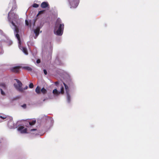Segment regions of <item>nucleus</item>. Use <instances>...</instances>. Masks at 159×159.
<instances>
[{
	"label": "nucleus",
	"instance_id": "nucleus-18",
	"mask_svg": "<svg viewBox=\"0 0 159 159\" xmlns=\"http://www.w3.org/2000/svg\"><path fill=\"white\" fill-rule=\"evenodd\" d=\"M22 50L23 52L26 55L28 54V52L27 48L24 47H23L22 48Z\"/></svg>",
	"mask_w": 159,
	"mask_h": 159
},
{
	"label": "nucleus",
	"instance_id": "nucleus-10",
	"mask_svg": "<svg viewBox=\"0 0 159 159\" xmlns=\"http://www.w3.org/2000/svg\"><path fill=\"white\" fill-rule=\"evenodd\" d=\"M36 20H37V18H34L33 20H30V21L29 22L30 27H31L32 25L33 26H34L35 25V23Z\"/></svg>",
	"mask_w": 159,
	"mask_h": 159
},
{
	"label": "nucleus",
	"instance_id": "nucleus-27",
	"mask_svg": "<svg viewBox=\"0 0 159 159\" xmlns=\"http://www.w3.org/2000/svg\"><path fill=\"white\" fill-rule=\"evenodd\" d=\"M0 90L1 91V94L3 95H5V93L3 91L2 89H0Z\"/></svg>",
	"mask_w": 159,
	"mask_h": 159
},
{
	"label": "nucleus",
	"instance_id": "nucleus-8",
	"mask_svg": "<svg viewBox=\"0 0 159 159\" xmlns=\"http://www.w3.org/2000/svg\"><path fill=\"white\" fill-rule=\"evenodd\" d=\"M49 6L48 3L47 2H43L41 4V7L42 8H46L49 7Z\"/></svg>",
	"mask_w": 159,
	"mask_h": 159
},
{
	"label": "nucleus",
	"instance_id": "nucleus-17",
	"mask_svg": "<svg viewBox=\"0 0 159 159\" xmlns=\"http://www.w3.org/2000/svg\"><path fill=\"white\" fill-rule=\"evenodd\" d=\"M41 92L43 94H45L47 93V91L43 87L41 89Z\"/></svg>",
	"mask_w": 159,
	"mask_h": 159
},
{
	"label": "nucleus",
	"instance_id": "nucleus-23",
	"mask_svg": "<svg viewBox=\"0 0 159 159\" xmlns=\"http://www.w3.org/2000/svg\"><path fill=\"white\" fill-rule=\"evenodd\" d=\"M44 10H42V11H39L38 14H37V16L39 15H40V14L43 13H44Z\"/></svg>",
	"mask_w": 159,
	"mask_h": 159
},
{
	"label": "nucleus",
	"instance_id": "nucleus-11",
	"mask_svg": "<svg viewBox=\"0 0 159 159\" xmlns=\"http://www.w3.org/2000/svg\"><path fill=\"white\" fill-rule=\"evenodd\" d=\"M52 93L55 96H57L60 94V92L56 89L53 90Z\"/></svg>",
	"mask_w": 159,
	"mask_h": 159
},
{
	"label": "nucleus",
	"instance_id": "nucleus-22",
	"mask_svg": "<svg viewBox=\"0 0 159 159\" xmlns=\"http://www.w3.org/2000/svg\"><path fill=\"white\" fill-rule=\"evenodd\" d=\"M39 6V5L37 3H34L33 5V7H34L37 8Z\"/></svg>",
	"mask_w": 159,
	"mask_h": 159
},
{
	"label": "nucleus",
	"instance_id": "nucleus-26",
	"mask_svg": "<svg viewBox=\"0 0 159 159\" xmlns=\"http://www.w3.org/2000/svg\"><path fill=\"white\" fill-rule=\"evenodd\" d=\"M29 87L30 88H32L34 87L33 84V83H31L29 84Z\"/></svg>",
	"mask_w": 159,
	"mask_h": 159
},
{
	"label": "nucleus",
	"instance_id": "nucleus-12",
	"mask_svg": "<svg viewBox=\"0 0 159 159\" xmlns=\"http://www.w3.org/2000/svg\"><path fill=\"white\" fill-rule=\"evenodd\" d=\"M8 126L11 129L14 128H15V126L13 124V121L11 120L8 122Z\"/></svg>",
	"mask_w": 159,
	"mask_h": 159
},
{
	"label": "nucleus",
	"instance_id": "nucleus-19",
	"mask_svg": "<svg viewBox=\"0 0 159 159\" xmlns=\"http://www.w3.org/2000/svg\"><path fill=\"white\" fill-rule=\"evenodd\" d=\"M23 68L28 71H31L32 70V68L29 66H25L23 67Z\"/></svg>",
	"mask_w": 159,
	"mask_h": 159
},
{
	"label": "nucleus",
	"instance_id": "nucleus-31",
	"mask_svg": "<svg viewBox=\"0 0 159 159\" xmlns=\"http://www.w3.org/2000/svg\"><path fill=\"white\" fill-rule=\"evenodd\" d=\"M55 84L56 86H57L59 84V82L58 81H56L55 83Z\"/></svg>",
	"mask_w": 159,
	"mask_h": 159
},
{
	"label": "nucleus",
	"instance_id": "nucleus-14",
	"mask_svg": "<svg viewBox=\"0 0 159 159\" xmlns=\"http://www.w3.org/2000/svg\"><path fill=\"white\" fill-rule=\"evenodd\" d=\"M35 92L38 94L41 93L40 88L39 86H37L35 89Z\"/></svg>",
	"mask_w": 159,
	"mask_h": 159
},
{
	"label": "nucleus",
	"instance_id": "nucleus-7",
	"mask_svg": "<svg viewBox=\"0 0 159 159\" xmlns=\"http://www.w3.org/2000/svg\"><path fill=\"white\" fill-rule=\"evenodd\" d=\"M20 68V67L19 66H17L13 67L10 68L11 70L14 73H17L19 72V69Z\"/></svg>",
	"mask_w": 159,
	"mask_h": 159
},
{
	"label": "nucleus",
	"instance_id": "nucleus-9",
	"mask_svg": "<svg viewBox=\"0 0 159 159\" xmlns=\"http://www.w3.org/2000/svg\"><path fill=\"white\" fill-rule=\"evenodd\" d=\"M29 131H30V133L35 135L38 134V131L36 129H29Z\"/></svg>",
	"mask_w": 159,
	"mask_h": 159
},
{
	"label": "nucleus",
	"instance_id": "nucleus-24",
	"mask_svg": "<svg viewBox=\"0 0 159 159\" xmlns=\"http://www.w3.org/2000/svg\"><path fill=\"white\" fill-rule=\"evenodd\" d=\"M20 106L23 109H25L26 107V105L25 104L21 105Z\"/></svg>",
	"mask_w": 159,
	"mask_h": 159
},
{
	"label": "nucleus",
	"instance_id": "nucleus-33",
	"mask_svg": "<svg viewBox=\"0 0 159 159\" xmlns=\"http://www.w3.org/2000/svg\"><path fill=\"white\" fill-rule=\"evenodd\" d=\"M70 100H67V102L68 103H70Z\"/></svg>",
	"mask_w": 159,
	"mask_h": 159
},
{
	"label": "nucleus",
	"instance_id": "nucleus-2",
	"mask_svg": "<svg viewBox=\"0 0 159 159\" xmlns=\"http://www.w3.org/2000/svg\"><path fill=\"white\" fill-rule=\"evenodd\" d=\"M15 80H16L18 84H14V85L15 88L20 92H23V89L22 88V83L18 79H15Z\"/></svg>",
	"mask_w": 159,
	"mask_h": 159
},
{
	"label": "nucleus",
	"instance_id": "nucleus-6",
	"mask_svg": "<svg viewBox=\"0 0 159 159\" xmlns=\"http://www.w3.org/2000/svg\"><path fill=\"white\" fill-rule=\"evenodd\" d=\"M63 84L65 87V88L66 92L67 99H70L71 98L70 94L69 93V90L68 87L64 83H63Z\"/></svg>",
	"mask_w": 159,
	"mask_h": 159
},
{
	"label": "nucleus",
	"instance_id": "nucleus-29",
	"mask_svg": "<svg viewBox=\"0 0 159 159\" xmlns=\"http://www.w3.org/2000/svg\"><path fill=\"white\" fill-rule=\"evenodd\" d=\"M36 62L37 63H39L40 62V60L39 59H38L37 60Z\"/></svg>",
	"mask_w": 159,
	"mask_h": 159
},
{
	"label": "nucleus",
	"instance_id": "nucleus-1",
	"mask_svg": "<svg viewBox=\"0 0 159 159\" xmlns=\"http://www.w3.org/2000/svg\"><path fill=\"white\" fill-rule=\"evenodd\" d=\"M64 29V24L61 23V19L58 18L56 21L55 27V30H57L56 31H54V34L57 35H61L63 33Z\"/></svg>",
	"mask_w": 159,
	"mask_h": 159
},
{
	"label": "nucleus",
	"instance_id": "nucleus-13",
	"mask_svg": "<svg viewBox=\"0 0 159 159\" xmlns=\"http://www.w3.org/2000/svg\"><path fill=\"white\" fill-rule=\"evenodd\" d=\"M40 29V27H38L36 28V29L34 30V32L35 34L36 37H37L39 34Z\"/></svg>",
	"mask_w": 159,
	"mask_h": 159
},
{
	"label": "nucleus",
	"instance_id": "nucleus-30",
	"mask_svg": "<svg viewBox=\"0 0 159 159\" xmlns=\"http://www.w3.org/2000/svg\"><path fill=\"white\" fill-rule=\"evenodd\" d=\"M43 72L45 75H46L47 74V72L46 70L45 69L43 70Z\"/></svg>",
	"mask_w": 159,
	"mask_h": 159
},
{
	"label": "nucleus",
	"instance_id": "nucleus-25",
	"mask_svg": "<svg viewBox=\"0 0 159 159\" xmlns=\"http://www.w3.org/2000/svg\"><path fill=\"white\" fill-rule=\"evenodd\" d=\"M0 117L3 119H4L6 118V116L5 115L1 116Z\"/></svg>",
	"mask_w": 159,
	"mask_h": 159
},
{
	"label": "nucleus",
	"instance_id": "nucleus-32",
	"mask_svg": "<svg viewBox=\"0 0 159 159\" xmlns=\"http://www.w3.org/2000/svg\"><path fill=\"white\" fill-rule=\"evenodd\" d=\"M28 88V87L27 86H26L24 88V89H26Z\"/></svg>",
	"mask_w": 159,
	"mask_h": 159
},
{
	"label": "nucleus",
	"instance_id": "nucleus-5",
	"mask_svg": "<svg viewBox=\"0 0 159 159\" xmlns=\"http://www.w3.org/2000/svg\"><path fill=\"white\" fill-rule=\"evenodd\" d=\"M69 2L71 7L76 8L78 5V3L75 0H70Z\"/></svg>",
	"mask_w": 159,
	"mask_h": 159
},
{
	"label": "nucleus",
	"instance_id": "nucleus-21",
	"mask_svg": "<svg viewBox=\"0 0 159 159\" xmlns=\"http://www.w3.org/2000/svg\"><path fill=\"white\" fill-rule=\"evenodd\" d=\"M60 92V93H61L62 94H63L64 93V88L62 86L61 87V91Z\"/></svg>",
	"mask_w": 159,
	"mask_h": 159
},
{
	"label": "nucleus",
	"instance_id": "nucleus-3",
	"mask_svg": "<svg viewBox=\"0 0 159 159\" xmlns=\"http://www.w3.org/2000/svg\"><path fill=\"white\" fill-rule=\"evenodd\" d=\"M8 20L9 22L11 23L12 25L14 27V31L15 33H18L19 32V30L18 27L15 25L13 21L11 20L10 16V14L8 13Z\"/></svg>",
	"mask_w": 159,
	"mask_h": 159
},
{
	"label": "nucleus",
	"instance_id": "nucleus-16",
	"mask_svg": "<svg viewBox=\"0 0 159 159\" xmlns=\"http://www.w3.org/2000/svg\"><path fill=\"white\" fill-rule=\"evenodd\" d=\"M36 122V120H33L30 121L29 122V125L30 126H32L35 124Z\"/></svg>",
	"mask_w": 159,
	"mask_h": 159
},
{
	"label": "nucleus",
	"instance_id": "nucleus-28",
	"mask_svg": "<svg viewBox=\"0 0 159 159\" xmlns=\"http://www.w3.org/2000/svg\"><path fill=\"white\" fill-rule=\"evenodd\" d=\"M25 23L26 25L28 26L29 25V23L27 20H25Z\"/></svg>",
	"mask_w": 159,
	"mask_h": 159
},
{
	"label": "nucleus",
	"instance_id": "nucleus-4",
	"mask_svg": "<svg viewBox=\"0 0 159 159\" xmlns=\"http://www.w3.org/2000/svg\"><path fill=\"white\" fill-rule=\"evenodd\" d=\"M18 130L21 134L27 133H29L27 132V129L23 126H20L17 129Z\"/></svg>",
	"mask_w": 159,
	"mask_h": 159
},
{
	"label": "nucleus",
	"instance_id": "nucleus-15",
	"mask_svg": "<svg viewBox=\"0 0 159 159\" xmlns=\"http://www.w3.org/2000/svg\"><path fill=\"white\" fill-rule=\"evenodd\" d=\"M0 86L2 87L4 89H7L6 85L5 83H0Z\"/></svg>",
	"mask_w": 159,
	"mask_h": 159
},
{
	"label": "nucleus",
	"instance_id": "nucleus-20",
	"mask_svg": "<svg viewBox=\"0 0 159 159\" xmlns=\"http://www.w3.org/2000/svg\"><path fill=\"white\" fill-rule=\"evenodd\" d=\"M16 38H17V39L18 40L19 43H20V38L19 35L18 33H17L16 35Z\"/></svg>",
	"mask_w": 159,
	"mask_h": 159
}]
</instances>
